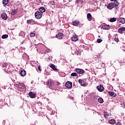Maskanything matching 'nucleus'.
Here are the masks:
<instances>
[{
  "label": "nucleus",
  "mask_w": 125,
  "mask_h": 125,
  "mask_svg": "<svg viewBox=\"0 0 125 125\" xmlns=\"http://www.w3.org/2000/svg\"><path fill=\"white\" fill-rule=\"evenodd\" d=\"M10 65L11 64L10 63H5L3 62V63L2 64V66L4 68V69L5 72H7V71L9 72V71L10 70V69H9V67H10Z\"/></svg>",
  "instance_id": "nucleus-1"
},
{
  "label": "nucleus",
  "mask_w": 125,
  "mask_h": 125,
  "mask_svg": "<svg viewBox=\"0 0 125 125\" xmlns=\"http://www.w3.org/2000/svg\"><path fill=\"white\" fill-rule=\"evenodd\" d=\"M35 16L37 19H41L42 17V13L40 11H37L35 12Z\"/></svg>",
  "instance_id": "nucleus-2"
},
{
  "label": "nucleus",
  "mask_w": 125,
  "mask_h": 125,
  "mask_svg": "<svg viewBox=\"0 0 125 125\" xmlns=\"http://www.w3.org/2000/svg\"><path fill=\"white\" fill-rule=\"evenodd\" d=\"M17 87H18L19 88H21L22 89H26V86L24 83H18L17 84Z\"/></svg>",
  "instance_id": "nucleus-3"
},
{
  "label": "nucleus",
  "mask_w": 125,
  "mask_h": 125,
  "mask_svg": "<svg viewBox=\"0 0 125 125\" xmlns=\"http://www.w3.org/2000/svg\"><path fill=\"white\" fill-rule=\"evenodd\" d=\"M65 86L66 87H67V88H71V87L73 86V83L70 81H67L65 83Z\"/></svg>",
  "instance_id": "nucleus-4"
},
{
  "label": "nucleus",
  "mask_w": 125,
  "mask_h": 125,
  "mask_svg": "<svg viewBox=\"0 0 125 125\" xmlns=\"http://www.w3.org/2000/svg\"><path fill=\"white\" fill-rule=\"evenodd\" d=\"M75 72H76L77 74L82 75V74H83V73H84V70L80 68H76L75 69Z\"/></svg>",
  "instance_id": "nucleus-5"
},
{
  "label": "nucleus",
  "mask_w": 125,
  "mask_h": 125,
  "mask_svg": "<svg viewBox=\"0 0 125 125\" xmlns=\"http://www.w3.org/2000/svg\"><path fill=\"white\" fill-rule=\"evenodd\" d=\"M79 83H80L82 86H86V85H87V83H86L84 82V81H83L82 79H80L79 80Z\"/></svg>",
  "instance_id": "nucleus-6"
},
{
  "label": "nucleus",
  "mask_w": 125,
  "mask_h": 125,
  "mask_svg": "<svg viewBox=\"0 0 125 125\" xmlns=\"http://www.w3.org/2000/svg\"><path fill=\"white\" fill-rule=\"evenodd\" d=\"M63 36H64V34H63V33H59V34L56 35V37L58 40H62V39H63Z\"/></svg>",
  "instance_id": "nucleus-7"
},
{
  "label": "nucleus",
  "mask_w": 125,
  "mask_h": 125,
  "mask_svg": "<svg viewBox=\"0 0 125 125\" xmlns=\"http://www.w3.org/2000/svg\"><path fill=\"white\" fill-rule=\"evenodd\" d=\"M97 88L100 92H102L104 90V87L103 85H100L97 86Z\"/></svg>",
  "instance_id": "nucleus-8"
},
{
  "label": "nucleus",
  "mask_w": 125,
  "mask_h": 125,
  "mask_svg": "<svg viewBox=\"0 0 125 125\" xmlns=\"http://www.w3.org/2000/svg\"><path fill=\"white\" fill-rule=\"evenodd\" d=\"M47 85L49 86V87H50L51 86H52L53 85H54V82L49 80L48 82L46 83Z\"/></svg>",
  "instance_id": "nucleus-9"
},
{
  "label": "nucleus",
  "mask_w": 125,
  "mask_h": 125,
  "mask_svg": "<svg viewBox=\"0 0 125 125\" xmlns=\"http://www.w3.org/2000/svg\"><path fill=\"white\" fill-rule=\"evenodd\" d=\"M107 7L108 9H112L115 7V5L114 4V3H110L107 4Z\"/></svg>",
  "instance_id": "nucleus-10"
},
{
  "label": "nucleus",
  "mask_w": 125,
  "mask_h": 125,
  "mask_svg": "<svg viewBox=\"0 0 125 125\" xmlns=\"http://www.w3.org/2000/svg\"><path fill=\"white\" fill-rule=\"evenodd\" d=\"M71 41L73 42H77V41H79L78 36L76 35H73L72 37L71 38Z\"/></svg>",
  "instance_id": "nucleus-11"
},
{
  "label": "nucleus",
  "mask_w": 125,
  "mask_h": 125,
  "mask_svg": "<svg viewBox=\"0 0 125 125\" xmlns=\"http://www.w3.org/2000/svg\"><path fill=\"white\" fill-rule=\"evenodd\" d=\"M125 31V27H120L118 29V33L119 34H124V32Z\"/></svg>",
  "instance_id": "nucleus-12"
},
{
  "label": "nucleus",
  "mask_w": 125,
  "mask_h": 125,
  "mask_svg": "<svg viewBox=\"0 0 125 125\" xmlns=\"http://www.w3.org/2000/svg\"><path fill=\"white\" fill-rule=\"evenodd\" d=\"M1 18L3 19V20H6L7 19V15L5 13H2L1 15Z\"/></svg>",
  "instance_id": "nucleus-13"
},
{
  "label": "nucleus",
  "mask_w": 125,
  "mask_h": 125,
  "mask_svg": "<svg viewBox=\"0 0 125 125\" xmlns=\"http://www.w3.org/2000/svg\"><path fill=\"white\" fill-rule=\"evenodd\" d=\"M50 68L53 69V71H55V72H57V71H58V69H57V68H56V67L55 66V65L53 64H51L50 65Z\"/></svg>",
  "instance_id": "nucleus-14"
},
{
  "label": "nucleus",
  "mask_w": 125,
  "mask_h": 125,
  "mask_svg": "<svg viewBox=\"0 0 125 125\" xmlns=\"http://www.w3.org/2000/svg\"><path fill=\"white\" fill-rule=\"evenodd\" d=\"M87 18L88 21H91V20H92V16H91V14L88 13L87 14Z\"/></svg>",
  "instance_id": "nucleus-15"
},
{
  "label": "nucleus",
  "mask_w": 125,
  "mask_h": 125,
  "mask_svg": "<svg viewBox=\"0 0 125 125\" xmlns=\"http://www.w3.org/2000/svg\"><path fill=\"white\" fill-rule=\"evenodd\" d=\"M102 28L104 30H109L110 29V25L107 24L104 25Z\"/></svg>",
  "instance_id": "nucleus-16"
},
{
  "label": "nucleus",
  "mask_w": 125,
  "mask_h": 125,
  "mask_svg": "<svg viewBox=\"0 0 125 125\" xmlns=\"http://www.w3.org/2000/svg\"><path fill=\"white\" fill-rule=\"evenodd\" d=\"M29 96L31 98H35V97H36V94L35 93H33V92H30L29 93Z\"/></svg>",
  "instance_id": "nucleus-17"
},
{
  "label": "nucleus",
  "mask_w": 125,
  "mask_h": 125,
  "mask_svg": "<svg viewBox=\"0 0 125 125\" xmlns=\"http://www.w3.org/2000/svg\"><path fill=\"white\" fill-rule=\"evenodd\" d=\"M108 94H109V95L110 96H113V97H116L117 95V94H116V93H115V92H112V91H109Z\"/></svg>",
  "instance_id": "nucleus-18"
},
{
  "label": "nucleus",
  "mask_w": 125,
  "mask_h": 125,
  "mask_svg": "<svg viewBox=\"0 0 125 125\" xmlns=\"http://www.w3.org/2000/svg\"><path fill=\"white\" fill-rule=\"evenodd\" d=\"M20 74L21 77H25L26 76V71L22 70L21 71Z\"/></svg>",
  "instance_id": "nucleus-19"
},
{
  "label": "nucleus",
  "mask_w": 125,
  "mask_h": 125,
  "mask_svg": "<svg viewBox=\"0 0 125 125\" xmlns=\"http://www.w3.org/2000/svg\"><path fill=\"white\" fill-rule=\"evenodd\" d=\"M109 124L110 125H115L116 124V120L114 119H111L109 121Z\"/></svg>",
  "instance_id": "nucleus-20"
},
{
  "label": "nucleus",
  "mask_w": 125,
  "mask_h": 125,
  "mask_svg": "<svg viewBox=\"0 0 125 125\" xmlns=\"http://www.w3.org/2000/svg\"><path fill=\"white\" fill-rule=\"evenodd\" d=\"M40 11H41V13H43V12H45V8L43 7H41L39 8Z\"/></svg>",
  "instance_id": "nucleus-21"
},
{
  "label": "nucleus",
  "mask_w": 125,
  "mask_h": 125,
  "mask_svg": "<svg viewBox=\"0 0 125 125\" xmlns=\"http://www.w3.org/2000/svg\"><path fill=\"white\" fill-rule=\"evenodd\" d=\"M72 24H73V26H78V25H79L80 24V21H75L73 22Z\"/></svg>",
  "instance_id": "nucleus-22"
},
{
  "label": "nucleus",
  "mask_w": 125,
  "mask_h": 125,
  "mask_svg": "<svg viewBox=\"0 0 125 125\" xmlns=\"http://www.w3.org/2000/svg\"><path fill=\"white\" fill-rule=\"evenodd\" d=\"M19 37H25V32L24 31H21L19 34Z\"/></svg>",
  "instance_id": "nucleus-23"
},
{
  "label": "nucleus",
  "mask_w": 125,
  "mask_h": 125,
  "mask_svg": "<svg viewBox=\"0 0 125 125\" xmlns=\"http://www.w3.org/2000/svg\"><path fill=\"white\" fill-rule=\"evenodd\" d=\"M120 22L122 23V24L125 23V19L124 18H121L120 19Z\"/></svg>",
  "instance_id": "nucleus-24"
},
{
  "label": "nucleus",
  "mask_w": 125,
  "mask_h": 125,
  "mask_svg": "<svg viewBox=\"0 0 125 125\" xmlns=\"http://www.w3.org/2000/svg\"><path fill=\"white\" fill-rule=\"evenodd\" d=\"M8 0H3L2 3L4 4V6H5L7 3H8Z\"/></svg>",
  "instance_id": "nucleus-25"
},
{
  "label": "nucleus",
  "mask_w": 125,
  "mask_h": 125,
  "mask_svg": "<svg viewBox=\"0 0 125 125\" xmlns=\"http://www.w3.org/2000/svg\"><path fill=\"white\" fill-rule=\"evenodd\" d=\"M17 13V10H12V12H11V14L12 15H15Z\"/></svg>",
  "instance_id": "nucleus-26"
},
{
  "label": "nucleus",
  "mask_w": 125,
  "mask_h": 125,
  "mask_svg": "<svg viewBox=\"0 0 125 125\" xmlns=\"http://www.w3.org/2000/svg\"><path fill=\"white\" fill-rule=\"evenodd\" d=\"M114 4L115 7H118V6H119V2H118V0H115L114 1Z\"/></svg>",
  "instance_id": "nucleus-27"
},
{
  "label": "nucleus",
  "mask_w": 125,
  "mask_h": 125,
  "mask_svg": "<svg viewBox=\"0 0 125 125\" xmlns=\"http://www.w3.org/2000/svg\"><path fill=\"white\" fill-rule=\"evenodd\" d=\"M117 19L115 18H111L109 20L110 22H116Z\"/></svg>",
  "instance_id": "nucleus-28"
},
{
  "label": "nucleus",
  "mask_w": 125,
  "mask_h": 125,
  "mask_svg": "<svg viewBox=\"0 0 125 125\" xmlns=\"http://www.w3.org/2000/svg\"><path fill=\"white\" fill-rule=\"evenodd\" d=\"M98 102H99V103H103V102H104V101H103V99H102V98H99L98 100Z\"/></svg>",
  "instance_id": "nucleus-29"
},
{
  "label": "nucleus",
  "mask_w": 125,
  "mask_h": 125,
  "mask_svg": "<svg viewBox=\"0 0 125 125\" xmlns=\"http://www.w3.org/2000/svg\"><path fill=\"white\" fill-rule=\"evenodd\" d=\"M104 116L105 119H108L109 117H110V114L106 112L105 113H104Z\"/></svg>",
  "instance_id": "nucleus-30"
},
{
  "label": "nucleus",
  "mask_w": 125,
  "mask_h": 125,
  "mask_svg": "<svg viewBox=\"0 0 125 125\" xmlns=\"http://www.w3.org/2000/svg\"><path fill=\"white\" fill-rule=\"evenodd\" d=\"M2 39H7V38H8V35L7 34H4V35H3L2 36Z\"/></svg>",
  "instance_id": "nucleus-31"
},
{
  "label": "nucleus",
  "mask_w": 125,
  "mask_h": 125,
  "mask_svg": "<svg viewBox=\"0 0 125 125\" xmlns=\"http://www.w3.org/2000/svg\"><path fill=\"white\" fill-rule=\"evenodd\" d=\"M71 77H77V76H78V74L76 72H73L71 74Z\"/></svg>",
  "instance_id": "nucleus-32"
},
{
  "label": "nucleus",
  "mask_w": 125,
  "mask_h": 125,
  "mask_svg": "<svg viewBox=\"0 0 125 125\" xmlns=\"http://www.w3.org/2000/svg\"><path fill=\"white\" fill-rule=\"evenodd\" d=\"M35 36H36V34L34 33L31 32L30 34V37H31V38L35 37Z\"/></svg>",
  "instance_id": "nucleus-33"
},
{
  "label": "nucleus",
  "mask_w": 125,
  "mask_h": 125,
  "mask_svg": "<svg viewBox=\"0 0 125 125\" xmlns=\"http://www.w3.org/2000/svg\"><path fill=\"white\" fill-rule=\"evenodd\" d=\"M54 84L55 85H57L58 86H59L60 85L61 83L59 82H54Z\"/></svg>",
  "instance_id": "nucleus-34"
},
{
  "label": "nucleus",
  "mask_w": 125,
  "mask_h": 125,
  "mask_svg": "<svg viewBox=\"0 0 125 125\" xmlns=\"http://www.w3.org/2000/svg\"><path fill=\"white\" fill-rule=\"evenodd\" d=\"M102 41H103L102 39H99L97 40V42H98V43H100V42H101Z\"/></svg>",
  "instance_id": "nucleus-35"
},
{
  "label": "nucleus",
  "mask_w": 125,
  "mask_h": 125,
  "mask_svg": "<svg viewBox=\"0 0 125 125\" xmlns=\"http://www.w3.org/2000/svg\"><path fill=\"white\" fill-rule=\"evenodd\" d=\"M50 4H52V5H55V1H51L50 2Z\"/></svg>",
  "instance_id": "nucleus-36"
},
{
  "label": "nucleus",
  "mask_w": 125,
  "mask_h": 125,
  "mask_svg": "<svg viewBox=\"0 0 125 125\" xmlns=\"http://www.w3.org/2000/svg\"><path fill=\"white\" fill-rule=\"evenodd\" d=\"M27 23L28 24H32V20H28L27 21Z\"/></svg>",
  "instance_id": "nucleus-37"
},
{
  "label": "nucleus",
  "mask_w": 125,
  "mask_h": 125,
  "mask_svg": "<svg viewBox=\"0 0 125 125\" xmlns=\"http://www.w3.org/2000/svg\"><path fill=\"white\" fill-rule=\"evenodd\" d=\"M114 41H115V42H119V38H114Z\"/></svg>",
  "instance_id": "nucleus-38"
},
{
  "label": "nucleus",
  "mask_w": 125,
  "mask_h": 125,
  "mask_svg": "<svg viewBox=\"0 0 125 125\" xmlns=\"http://www.w3.org/2000/svg\"><path fill=\"white\" fill-rule=\"evenodd\" d=\"M41 65H39L38 66V70H39V71H40V72H42V69H41Z\"/></svg>",
  "instance_id": "nucleus-39"
},
{
  "label": "nucleus",
  "mask_w": 125,
  "mask_h": 125,
  "mask_svg": "<svg viewBox=\"0 0 125 125\" xmlns=\"http://www.w3.org/2000/svg\"><path fill=\"white\" fill-rule=\"evenodd\" d=\"M49 51H50V49L46 50V51H45V53H48Z\"/></svg>",
  "instance_id": "nucleus-40"
},
{
  "label": "nucleus",
  "mask_w": 125,
  "mask_h": 125,
  "mask_svg": "<svg viewBox=\"0 0 125 125\" xmlns=\"http://www.w3.org/2000/svg\"><path fill=\"white\" fill-rule=\"evenodd\" d=\"M115 125H122V123L120 122H117V124H115Z\"/></svg>",
  "instance_id": "nucleus-41"
},
{
  "label": "nucleus",
  "mask_w": 125,
  "mask_h": 125,
  "mask_svg": "<svg viewBox=\"0 0 125 125\" xmlns=\"http://www.w3.org/2000/svg\"><path fill=\"white\" fill-rule=\"evenodd\" d=\"M123 108H125V104H123Z\"/></svg>",
  "instance_id": "nucleus-42"
},
{
  "label": "nucleus",
  "mask_w": 125,
  "mask_h": 125,
  "mask_svg": "<svg viewBox=\"0 0 125 125\" xmlns=\"http://www.w3.org/2000/svg\"><path fill=\"white\" fill-rule=\"evenodd\" d=\"M116 0H110L111 1H115Z\"/></svg>",
  "instance_id": "nucleus-43"
}]
</instances>
